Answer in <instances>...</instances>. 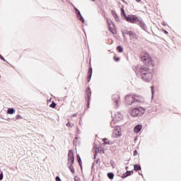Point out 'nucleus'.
Segmentation results:
<instances>
[{
  "instance_id": "obj_16",
  "label": "nucleus",
  "mask_w": 181,
  "mask_h": 181,
  "mask_svg": "<svg viewBox=\"0 0 181 181\" xmlns=\"http://www.w3.org/2000/svg\"><path fill=\"white\" fill-rule=\"evenodd\" d=\"M88 74H89V79L88 80V83H90V81L91 80V76H93V68L89 69Z\"/></svg>"
},
{
  "instance_id": "obj_40",
  "label": "nucleus",
  "mask_w": 181,
  "mask_h": 181,
  "mask_svg": "<svg viewBox=\"0 0 181 181\" xmlns=\"http://www.w3.org/2000/svg\"><path fill=\"white\" fill-rule=\"evenodd\" d=\"M89 105H90V104L88 103V107Z\"/></svg>"
},
{
  "instance_id": "obj_22",
  "label": "nucleus",
  "mask_w": 181,
  "mask_h": 181,
  "mask_svg": "<svg viewBox=\"0 0 181 181\" xmlns=\"http://www.w3.org/2000/svg\"><path fill=\"white\" fill-rule=\"evenodd\" d=\"M107 177H109V179H114V173H107Z\"/></svg>"
},
{
  "instance_id": "obj_43",
  "label": "nucleus",
  "mask_w": 181,
  "mask_h": 181,
  "mask_svg": "<svg viewBox=\"0 0 181 181\" xmlns=\"http://www.w3.org/2000/svg\"><path fill=\"white\" fill-rule=\"evenodd\" d=\"M93 1H95V0H93Z\"/></svg>"
},
{
  "instance_id": "obj_5",
  "label": "nucleus",
  "mask_w": 181,
  "mask_h": 181,
  "mask_svg": "<svg viewBox=\"0 0 181 181\" xmlns=\"http://www.w3.org/2000/svg\"><path fill=\"white\" fill-rule=\"evenodd\" d=\"M141 61L145 64H151V63H152V58H151L148 53L143 52H141Z\"/></svg>"
},
{
  "instance_id": "obj_9",
  "label": "nucleus",
  "mask_w": 181,
  "mask_h": 181,
  "mask_svg": "<svg viewBox=\"0 0 181 181\" xmlns=\"http://www.w3.org/2000/svg\"><path fill=\"white\" fill-rule=\"evenodd\" d=\"M107 25H109V29L110 32L113 34L115 35L117 33V30H115V28L114 27V23L110 19H107Z\"/></svg>"
},
{
  "instance_id": "obj_20",
  "label": "nucleus",
  "mask_w": 181,
  "mask_h": 181,
  "mask_svg": "<svg viewBox=\"0 0 181 181\" xmlns=\"http://www.w3.org/2000/svg\"><path fill=\"white\" fill-rule=\"evenodd\" d=\"M114 101L116 103V104H118V101H119V96L115 95L113 98Z\"/></svg>"
},
{
  "instance_id": "obj_2",
  "label": "nucleus",
  "mask_w": 181,
  "mask_h": 181,
  "mask_svg": "<svg viewBox=\"0 0 181 181\" xmlns=\"http://www.w3.org/2000/svg\"><path fill=\"white\" fill-rule=\"evenodd\" d=\"M141 77L144 81L147 83L151 81L153 78V75L152 74V71L147 67H143L140 69Z\"/></svg>"
},
{
  "instance_id": "obj_24",
  "label": "nucleus",
  "mask_w": 181,
  "mask_h": 181,
  "mask_svg": "<svg viewBox=\"0 0 181 181\" xmlns=\"http://www.w3.org/2000/svg\"><path fill=\"white\" fill-rule=\"evenodd\" d=\"M16 119H23V117H22V116H21L20 115H17L16 116Z\"/></svg>"
},
{
  "instance_id": "obj_15",
  "label": "nucleus",
  "mask_w": 181,
  "mask_h": 181,
  "mask_svg": "<svg viewBox=\"0 0 181 181\" xmlns=\"http://www.w3.org/2000/svg\"><path fill=\"white\" fill-rule=\"evenodd\" d=\"M87 98L88 103H90V97H91V90L88 88L86 90Z\"/></svg>"
},
{
  "instance_id": "obj_18",
  "label": "nucleus",
  "mask_w": 181,
  "mask_h": 181,
  "mask_svg": "<svg viewBox=\"0 0 181 181\" xmlns=\"http://www.w3.org/2000/svg\"><path fill=\"white\" fill-rule=\"evenodd\" d=\"M122 15H123L124 18L127 19L128 16H127V14L125 13V11L124 10V8H121L120 9Z\"/></svg>"
},
{
  "instance_id": "obj_35",
  "label": "nucleus",
  "mask_w": 181,
  "mask_h": 181,
  "mask_svg": "<svg viewBox=\"0 0 181 181\" xmlns=\"http://www.w3.org/2000/svg\"><path fill=\"white\" fill-rule=\"evenodd\" d=\"M115 60V62H119V58H116Z\"/></svg>"
},
{
  "instance_id": "obj_23",
  "label": "nucleus",
  "mask_w": 181,
  "mask_h": 181,
  "mask_svg": "<svg viewBox=\"0 0 181 181\" xmlns=\"http://www.w3.org/2000/svg\"><path fill=\"white\" fill-rule=\"evenodd\" d=\"M49 107H51V108H56V103H54V102H52Z\"/></svg>"
},
{
  "instance_id": "obj_19",
  "label": "nucleus",
  "mask_w": 181,
  "mask_h": 181,
  "mask_svg": "<svg viewBox=\"0 0 181 181\" xmlns=\"http://www.w3.org/2000/svg\"><path fill=\"white\" fill-rule=\"evenodd\" d=\"M134 170H141V165H138V164H135L134 165Z\"/></svg>"
},
{
  "instance_id": "obj_14",
  "label": "nucleus",
  "mask_w": 181,
  "mask_h": 181,
  "mask_svg": "<svg viewBox=\"0 0 181 181\" xmlns=\"http://www.w3.org/2000/svg\"><path fill=\"white\" fill-rule=\"evenodd\" d=\"M16 112V110H15L13 108L11 107L7 110V114L9 115H12Z\"/></svg>"
},
{
  "instance_id": "obj_12",
  "label": "nucleus",
  "mask_w": 181,
  "mask_h": 181,
  "mask_svg": "<svg viewBox=\"0 0 181 181\" xmlns=\"http://www.w3.org/2000/svg\"><path fill=\"white\" fill-rule=\"evenodd\" d=\"M128 35H129L130 39H138V36H136V34H135V33H134L132 31H129L128 33Z\"/></svg>"
},
{
  "instance_id": "obj_21",
  "label": "nucleus",
  "mask_w": 181,
  "mask_h": 181,
  "mask_svg": "<svg viewBox=\"0 0 181 181\" xmlns=\"http://www.w3.org/2000/svg\"><path fill=\"white\" fill-rule=\"evenodd\" d=\"M117 52H119V53H122V52L124 51V48H122V47L121 46H118L117 47Z\"/></svg>"
},
{
  "instance_id": "obj_34",
  "label": "nucleus",
  "mask_w": 181,
  "mask_h": 181,
  "mask_svg": "<svg viewBox=\"0 0 181 181\" xmlns=\"http://www.w3.org/2000/svg\"><path fill=\"white\" fill-rule=\"evenodd\" d=\"M71 117H77V114H74V115H71Z\"/></svg>"
},
{
  "instance_id": "obj_36",
  "label": "nucleus",
  "mask_w": 181,
  "mask_h": 181,
  "mask_svg": "<svg viewBox=\"0 0 181 181\" xmlns=\"http://www.w3.org/2000/svg\"><path fill=\"white\" fill-rule=\"evenodd\" d=\"M164 33H165V35H168V31H166L165 30H164Z\"/></svg>"
},
{
  "instance_id": "obj_6",
  "label": "nucleus",
  "mask_w": 181,
  "mask_h": 181,
  "mask_svg": "<svg viewBox=\"0 0 181 181\" xmlns=\"http://www.w3.org/2000/svg\"><path fill=\"white\" fill-rule=\"evenodd\" d=\"M123 118H124V116L121 113L117 112L114 115L113 120L110 122V125L112 127H114V124H115V121H121V119H122Z\"/></svg>"
},
{
  "instance_id": "obj_13",
  "label": "nucleus",
  "mask_w": 181,
  "mask_h": 181,
  "mask_svg": "<svg viewBox=\"0 0 181 181\" xmlns=\"http://www.w3.org/2000/svg\"><path fill=\"white\" fill-rule=\"evenodd\" d=\"M137 24L139 25V26H141L142 29H145V23H144V21L141 18H139V22L137 23Z\"/></svg>"
},
{
  "instance_id": "obj_41",
  "label": "nucleus",
  "mask_w": 181,
  "mask_h": 181,
  "mask_svg": "<svg viewBox=\"0 0 181 181\" xmlns=\"http://www.w3.org/2000/svg\"><path fill=\"white\" fill-rule=\"evenodd\" d=\"M126 169H128V167H126Z\"/></svg>"
},
{
  "instance_id": "obj_4",
  "label": "nucleus",
  "mask_w": 181,
  "mask_h": 181,
  "mask_svg": "<svg viewBox=\"0 0 181 181\" xmlns=\"http://www.w3.org/2000/svg\"><path fill=\"white\" fill-rule=\"evenodd\" d=\"M132 117H142L145 114V109L143 107H135L130 111Z\"/></svg>"
},
{
  "instance_id": "obj_27",
  "label": "nucleus",
  "mask_w": 181,
  "mask_h": 181,
  "mask_svg": "<svg viewBox=\"0 0 181 181\" xmlns=\"http://www.w3.org/2000/svg\"><path fill=\"white\" fill-rule=\"evenodd\" d=\"M129 31L125 30H124V31L122 32V35H128V33H129Z\"/></svg>"
},
{
  "instance_id": "obj_28",
  "label": "nucleus",
  "mask_w": 181,
  "mask_h": 181,
  "mask_svg": "<svg viewBox=\"0 0 181 181\" xmlns=\"http://www.w3.org/2000/svg\"><path fill=\"white\" fill-rule=\"evenodd\" d=\"M55 180L56 181H62V180L60 179V177H59V176L56 177Z\"/></svg>"
},
{
  "instance_id": "obj_29",
  "label": "nucleus",
  "mask_w": 181,
  "mask_h": 181,
  "mask_svg": "<svg viewBox=\"0 0 181 181\" xmlns=\"http://www.w3.org/2000/svg\"><path fill=\"white\" fill-rule=\"evenodd\" d=\"M66 127H73V126L71 125V123L68 122V123L66 124Z\"/></svg>"
},
{
  "instance_id": "obj_10",
  "label": "nucleus",
  "mask_w": 181,
  "mask_h": 181,
  "mask_svg": "<svg viewBox=\"0 0 181 181\" xmlns=\"http://www.w3.org/2000/svg\"><path fill=\"white\" fill-rule=\"evenodd\" d=\"M76 11V16L78 18V19H79V21H81V22L84 23V18H83V16H81V13H80V11H78V9L77 8H74Z\"/></svg>"
},
{
  "instance_id": "obj_31",
  "label": "nucleus",
  "mask_w": 181,
  "mask_h": 181,
  "mask_svg": "<svg viewBox=\"0 0 181 181\" xmlns=\"http://www.w3.org/2000/svg\"><path fill=\"white\" fill-rule=\"evenodd\" d=\"M112 14L115 15V18H117V14L115 13V11H112Z\"/></svg>"
},
{
  "instance_id": "obj_39",
  "label": "nucleus",
  "mask_w": 181,
  "mask_h": 181,
  "mask_svg": "<svg viewBox=\"0 0 181 181\" xmlns=\"http://www.w3.org/2000/svg\"><path fill=\"white\" fill-rule=\"evenodd\" d=\"M163 25L165 26V23H163Z\"/></svg>"
},
{
  "instance_id": "obj_8",
  "label": "nucleus",
  "mask_w": 181,
  "mask_h": 181,
  "mask_svg": "<svg viewBox=\"0 0 181 181\" xmlns=\"http://www.w3.org/2000/svg\"><path fill=\"white\" fill-rule=\"evenodd\" d=\"M122 133L121 132V128L119 126H115V129L113 130L112 136L114 138H118V136H121Z\"/></svg>"
},
{
  "instance_id": "obj_26",
  "label": "nucleus",
  "mask_w": 181,
  "mask_h": 181,
  "mask_svg": "<svg viewBox=\"0 0 181 181\" xmlns=\"http://www.w3.org/2000/svg\"><path fill=\"white\" fill-rule=\"evenodd\" d=\"M2 179H4V173H0V180H2Z\"/></svg>"
},
{
  "instance_id": "obj_32",
  "label": "nucleus",
  "mask_w": 181,
  "mask_h": 181,
  "mask_svg": "<svg viewBox=\"0 0 181 181\" xmlns=\"http://www.w3.org/2000/svg\"><path fill=\"white\" fill-rule=\"evenodd\" d=\"M0 59L1 60H4V62H5V58H4V57H2V55L0 54Z\"/></svg>"
},
{
  "instance_id": "obj_11",
  "label": "nucleus",
  "mask_w": 181,
  "mask_h": 181,
  "mask_svg": "<svg viewBox=\"0 0 181 181\" xmlns=\"http://www.w3.org/2000/svg\"><path fill=\"white\" fill-rule=\"evenodd\" d=\"M141 129H142V125H141V124L136 125L134 127V132H135V134H139V132H141Z\"/></svg>"
},
{
  "instance_id": "obj_7",
  "label": "nucleus",
  "mask_w": 181,
  "mask_h": 181,
  "mask_svg": "<svg viewBox=\"0 0 181 181\" xmlns=\"http://www.w3.org/2000/svg\"><path fill=\"white\" fill-rule=\"evenodd\" d=\"M126 21L130 23H138L139 18L136 16H128L126 17Z\"/></svg>"
},
{
  "instance_id": "obj_25",
  "label": "nucleus",
  "mask_w": 181,
  "mask_h": 181,
  "mask_svg": "<svg viewBox=\"0 0 181 181\" xmlns=\"http://www.w3.org/2000/svg\"><path fill=\"white\" fill-rule=\"evenodd\" d=\"M78 163H79V165H80V166H81V158H80V156H78Z\"/></svg>"
},
{
  "instance_id": "obj_38",
  "label": "nucleus",
  "mask_w": 181,
  "mask_h": 181,
  "mask_svg": "<svg viewBox=\"0 0 181 181\" xmlns=\"http://www.w3.org/2000/svg\"><path fill=\"white\" fill-rule=\"evenodd\" d=\"M153 86L151 87V90H153Z\"/></svg>"
},
{
  "instance_id": "obj_33",
  "label": "nucleus",
  "mask_w": 181,
  "mask_h": 181,
  "mask_svg": "<svg viewBox=\"0 0 181 181\" xmlns=\"http://www.w3.org/2000/svg\"><path fill=\"white\" fill-rule=\"evenodd\" d=\"M134 155V156H136V155H138V151H135Z\"/></svg>"
},
{
  "instance_id": "obj_17",
  "label": "nucleus",
  "mask_w": 181,
  "mask_h": 181,
  "mask_svg": "<svg viewBox=\"0 0 181 181\" xmlns=\"http://www.w3.org/2000/svg\"><path fill=\"white\" fill-rule=\"evenodd\" d=\"M134 173V171H127L124 175V177H128V176H131Z\"/></svg>"
},
{
  "instance_id": "obj_3",
  "label": "nucleus",
  "mask_w": 181,
  "mask_h": 181,
  "mask_svg": "<svg viewBox=\"0 0 181 181\" xmlns=\"http://www.w3.org/2000/svg\"><path fill=\"white\" fill-rule=\"evenodd\" d=\"M74 164V152H73L72 150H69V154H68V163L67 166L71 173H74V168L73 167V165Z\"/></svg>"
},
{
  "instance_id": "obj_37",
  "label": "nucleus",
  "mask_w": 181,
  "mask_h": 181,
  "mask_svg": "<svg viewBox=\"0 0 181 181\" xmlns=\"http://www.w3.org/2000/svg\"><path fill=\"white\" fill-rule=\"evenodd\" d=\"M136 2H139V1H141V0H136Z\"/></svg>"
},
{
  "instance_id": "obj_1",
  "label": "nucleus",
  "mask_w": 181,
  "mask_h": 181,
  "mask_svg": "<svg viewBox=\"0 0 181 181\" xmlns=\"http://www.w3.org/2000/svg\"><path fill=\"white\" fill-rule=\"evenodd\" d=\"M126 102L129 105H139V104H142L144 103V98L141 96H139L138 95H129L126 96Z\"/></svg>"
},
{
  "instance_id": "obj_30",
  "label": "nucleus",
  "mask_w": 181,
  "mask_h": 181,
  "mask_svg": "<svg viewBox=\"0 0 181 181\" xmlns=\"http://www.w3.org/2000/svg\"><path fill=\"white\" fill-rule=\"evenodd\" d=\"M106 141H107V139H103V142H104L105 145L108 144V142H107Z\"/></svg>"
},
{
  "instance_id": "obj_42",
  "label": "nucleus",
  "mask_w": 181,
  "mask_h": 181,
  "mask_svg": "<svg viewBox=\"0 0 181 181\" xmlns=\"http://www.w3.org/2000/svg\"><path fill=\"white\" fill-rule=\"evenodd\" d=\"M139 175H141V173H139Z\"/></svg>"
}]
</instances>
